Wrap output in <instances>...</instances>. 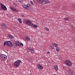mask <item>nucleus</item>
Masks as SVG:
<instances>
[{
	"mask_svg": "<svg viewBox=\"0 0 75 75\" xmlns=\"http://www.w3.org/2000/svg\"><path fill=\"white\" fill-rule=\"evenodd\" d=\"M38 2L39 4H42L44 3L45 4L50 3V1L48 0H38Z\"/></svg>",
	"mask_w": 75,
	"mask_h": 75,
	"instance_id": "nucleus-1",
	"label": "nucleus"
},
{
	"mask_svg": "<svg viewBox=\"0 0 75 75\" xmlns=\"http://www.w3.org/2000/svg\"><path fill=\"white\" fill-rule=\"evenodd\" d=\"M17 61L13 63L15 67L17 68L19 66H20V64L22 62L21 60H17Z\"/></svg>",
	"mask_w": 75,
	"mask_h": 75,
	"instance_id": "nucleus-2",
	"label": "nucleus"
},
{
	"mask_svg": "<svg viewBox=\"0 0 75 75\" xmlns=\"http://www.w3.org/2000/svg\"><path fill=\"white\" fill-rule=\"evenodd\" d=\"M64 63L66 65H68V66H69V67H71V66L72 65V63L69 60H66L64 62Z\"/></svg>",
	"mask_w": 75,
	"mask_h": 75,
	"instance_id": "nucleus-3",
	"label": "nucleus"
},
{
	"mask_svg": "<svg viewBox=\"0 0 75 75\" xmlns=\"http://www.w3.org/2000/svg\"><path fill=\"white\" fill-rule=\"evenodd\" d=\"M0 57L2 59H3V60H6L7 58V56L3 54H2L0 55Z\"/></svg>",
	"mask_w": 75,
	"mask_h": 75,
	"instance_id": "nucleus-4",
	"label": "nucleus"
},
{
	"mask_svg": "<svg viewBox=\"0 0 75 75\" xmlns=\"http://www.w3.org/2000/svg\"><path fill=\"white\" fill-rule=\"evenodd\" d=\"M0 26L1 27L4 29L7 28V25L6 24L2 23L0 24Z\"/></svg>",
	"mask_w": 75,
	"mask_h": 75,
	"instance_id": "nucleus-5",
	"label": "nucleus"
},
{
	"mask_svg": "<svg viewBox=\"0 0 75 75\" xmlns=\"http://www.w3.org/2000/svg\"><path fill=\"white\" fill-rule=\"evenodd\" d=\"M6 45L7 46H10L11 47L13 46V43L9 41H6Z\"/></svg>",
	"mask_w": 75,
	"mask_h": 75,
	"instance_id": "nucleus-6",
	"label": "nucleus"
},
{
	"mask_svg": "<svg viewBox=\"0 0 75 75\" xmlns=\"http://www.w3.org/2000/svg\"><path fill=\"white\" fill-rule=\"evenodd\" d=\"M1 7L2 9L5 10V11H6V10H7V8H6V7L3 4H1Z\"/></svg>",
	"mask_w": 75,
	"mask_h": 75,
	"instance_id": "nucleus-7",
	"label": "nucleus"
},
{
	"mask_svg": "<svg viewBox=\"0 0 75 75\" xmlns=\"http://www.w3.org/2000/svg\"><path fill=\"white\" fill-rule=\"evenodd\" d=\"M25 23L27 24H29V25H31V22L29 20H26L25 21Z\"/></svg>",
	"mask_w": 75,
	"mask_h": 75,
	"instance_id": "nucleus-8",
	"label": "nucleus"
},
{
	"mask_svg": "<svg viewBox=\"0 0 75 75\" xmlns=\"http://www.w3.org/2000/svg\"><path fill=\"white\" fill-rule=\"evenodd\" d=\"M69 72L70 74H71V75H74L75 74L74 73V72L71 69H70L69 71Z\"/></svg>",
	"mask_w": 75,
	"mask_h": 75,
	"instance_id": "nucleus-9",
	"label": "nucleus"
},
{
	"mask_svg": "<svg viewBox=\"0 0 75 75\" xmlns=\"http://www.w3.org/2000/svg\"><path fill=\"white\" fill-rule=\"evenodd\" d=\"M31 26L33 27H34V28H37V25H35V24L32 23L31 25Z\"/></svg>",
	"mask_w": 75,
	"mask_h": 75,
	"instance_id": "nucleus-10",
	"label": "nucleus"
},
{
	"mask_svg": "<svg viewBox=\"0 0 75 75\" xmlns=\"http://www.w3.org/2000/svg\"><path fill=\"white\" fill-rule=\"evenodd\" d=\"M23 7L24 8H25V9H28V7L27 6V5H23Z\"/></svg>",
	"mask_w": 75,
	"mask_h": 75,
	"instance_id": "nucleus-11",
	"label": "nucleus"
},
{
	"mask_svg": "<svg viewBox=\"0 0 75 75\" xmlns=\"http://www.w3.org/2000/svg\"><path fill=\"white\" fill-rule=\"evenodd\" d=\"M53 67L54 70H55L56 71H58V66H54Z\"/></svg>",
	"mask_w": 75,
	"mask_h": 75,
	"instance_id": "nucleus-12",
	"label": "nucleus"
},
{
	"mask_svg": "<svg viewBox=\"0 0 75 75\" xmlns=\"http://www.w3.org/2000/svg\"><path fill=\"white\" fill-rule=\"evenodd\" d=\"M38 68L40 69H42L43 68L42 66L39 64L38 65Z\"/></svg>",
	"mask_w": 75,
	"mask_h": 75,
	"instance_id": "nucleus-13",
	"label": "nucleus"
},
{
	"mask_svg": "<svg viewBox=\"0 0 75 75\" xmlns=\"http://www.w3.org/2000/svg\"><path fill=\"white\" fill-rule=\"evenodd\" d=\"M52 44L56 48H57V47H58V45H57V44H56L54 43H52Z\"/></svg>",
	"mask_w": 75,
	"mask_h": 75,
	"instance_id": "nucleus-14",
	"label": "nucleus"
},
{
	"mask_svg": "<svg viewBox=\"0 0 75 75\" xmlns=\"http://www.w3.org/2000/svg\"><path fill=\"white\" fill-rule=\"evenodd\" d=\"M8 37L9 38H11V39H13V38H14L13 36H12V35H8Z\"/></svg>",
	"mask_w": 75,
	"mask_h": 75,
	"instance_id": "nucleus-15",
	"label": "nucleus"
},
{
	"mask_svg": "<svg viewBox=\"0 0 75 75\" xmlns=\"http://www.w3.org/2000/svg\"><path fill=\"white\" fill-rule=\"evenodd\" d=\"M25 40L27 41H30V38H28V37L27 36H26L25 37Z\"/></svg>",
	"mask_w": 75,
	"mask_h": 75,
	"instance_id": "nucleus-16",
	"label": "nucleus"
},
{
	"mask_svg": "<svg viewBox=\"0 0 75 75\" xmlns=\"http://www.w3.org/2000/svg\"><path fill=\"white\" fill-rule=\"evenodd\" d=\"M11 9L12 10H13L14 11H17V10H16V8H12V7H11Z\"/></svg>",
	"mask_w": 75,
	"mask_h": 75,
	"instance_id": "nucleus-17",
	"label": "nucleus"
},
{
	"mask_svg": "<svg viewBox=\"0 0 75 75\" xmlns=\"http://www.w3.org/2000/svg\"><path fill=\"white\" fill-rule=\"evenodd\" d=\"M16 44H17V45H18V46H19L20 45V42H19L18 41H17L16 42Z\"/></svg>",
	"mask_w": 75,
	"mask_h": 75,
	"instance_id": "nucleus-18",
	"label": "nucleus"
},
{
	"mask_svg": "<svg viewBox=\"0 0 75 75\" xmlns=\"http://www.w3.org/2000/svg\"><path fill=\"white\" fill-rule=\"evenodd\" d=\"M18 21L20 23H21V24L22 23V21H21V19L20 18H18Z\"/></svg>",
	"mask_w": 75,
	"mask_h": 75,
	"instance_id": "nucleus-19",
	"label": "nucleus"
},
{
	"mask_svg": "<svg viewBox=\"0 0 75 75\" xmlns=\"http://www.w3.org/2000/svg\"><path fill=\"white\" fill-rule=\"evenodd\" d=\"M13 45L14 47H16L17 45L15 43H13Z\"/></svg>",
	"mask_w": 75,
	"mask_h": 75,
	"instance_id": "nucleus-20",
	"label": "nucleus"
},
{
	"mask_svg": "<svg viewBox=\"0 0 75 75\" xmlns=\"http://www.w3.org/2000/svg\"><path fill=\"white\" fill-rule=\"evenodd\" d=\"M6 45H7V41L5 42L4 43V47L6 46Z\"/></svg>",
	"mask_w": 75,
	"mask_h": 75,
	"instance_id": "nucleus-21",
	"label": "nucleus"
},
{
	"mask_svg": "<svg viewBox=\"0 0 75 75\" xmlns=\"http://www.w3.org/2000/svg\"><path fill=\"white\" fill-rule=\"evenodd\" d=\"M45 29L46 30V31H49V29L47 27H45Z\"/></svg>",
	"mask_w": 75,
	"mask_h": 75,
	"instance_id": "nucleus-22",
	"label": "nucleus"
},
{
	"mask_svg": "<svg viewBox=\"0 0 75 75\" xmlns=\"http://www.w3.org/2000/svg\"><path fill=\"white\" fill-rule=\"evenodd\" d=\"M56 50L57 52H59V47H57V48H56Z\"/></svg>",
	"mask_w": 75,
	"mask_h": 75,
	"instance_id": "nucleus-23",
	"label": "nucleus"
},
{
	"mask_svg": "<svg viewBox=\"0 0 75 75\" xmlns=\"http://www.w3.org/2000/svg\"><path fill=\"white\" fill-rule=\"evenodd\" d=\"M20 45H19V47H21V45H22V46H23V43H20Z\"/></svg>",
	"mask_w": 75,
	"mask_h": 75,
	"instance_id": "nucleus-24",
	"label": "nucleus"
},
{
	"mask_svg": "<svg viewBox=\"0 0 75 75\" xmlns=\"http://www.w3.org/2000/svg\"><path fill=\"white\" fill-rule=\"evenodd\" d=\"M64 20H68V18H64Z\"/></svg>",
	"mask_w": 75,
	"mask_h": 75,
	"instance_id": "nucleus-25",
	"label": "nucleus"
},
{
	"mask_svg": "<svg viewBox=\"0 0 75 75\" xmlns=\"http://www.w3.org/2000/svg\"><path fill=\"white\" fill-rule=\"evenodd\" d=\"M27 7H28H28H29L30 6V4H28L27 5Z\"/></svg>",
	"mask_w": 75,
	"mask_h": 75,
	"instance_id": "nucleus-26",
	"label": "nucleus"
},
{
	"mask_svg": "<svg viewBox=\"0 0 75 75\" xmlns=\"http://www.w3.org/2000/svg\"><path fill=\"white\" fill-rule=\"evenodd\" d=\"M30 3L32 4V5H34V4L33 3V2H32V1H30Z\"/></svg>",
	"mask_w": 75,
	"mask_h": 75,
	"instance_id": "nucleus-27",
	"label": "nucleus"
},
{
	"mask_svg": "<svg viewBox=\"0 0 75 75\" xmlns=\"http://www.w3.org/2000/svg\"><path fill=\"white\" fill-rule=\"evenodd\" d=\"M33 51H34V50L33 49H31V52H33Z\"/></svg>",
	"mask_w": 75,
	"mask_h": 75,
	"instance_id": "nucleus-28",
	"label": "nucleus"
},
{
	"mask_svg": "<svg viewBox=\"0 0 75 75\" xmlns=\"http://www.w3.org/2000/svg\"><path fill=\"white\" fill-rule=\"evenodd\" d=\"M21 16V17H24V16H23V15H22Z\"/></svg>",
	"mask_w": 75,
	"mask_h": 75,
	"instance_id": "nucleus-29",
	"label": "nucleus"
},
{
	"mask_svg": "<svg viewBox=\"0 0 75 75\" xmlns=\"http://www.w3.org/2000/svg\"><path fill=\"white\" fill-rule=\"evenodd\" d=\"M47 54H50V52H47Z\"/></svg>",
	"mask_w": 75,
	"mask_h": 75,
	"instance_id": "nucleus-30",
	"label": "nucleus"
},
{
	"mask_svg": "<svg viewBox=\"0 0 75 75\" xmlns=\"http://www.w3.org/2000/svg\"><path fill=\"white\" fill-rule=\"evenodd\" d=\"M54 75H57V74H54Z\"/></svg>",
	"mask_w": 75,
	"mask_h": 75,
	"instance_id": "nucleus-31",
	"label": "nucleus"
},
{
	"mask_svg": "<svg viewBox=\"0 0 75 75\" xmlns=\"http://www.w3.org/2000/svg\"><path fill=\"white\" fill-rule=\"evenodd\" d=\"M50 47H52V46H50Z\"/></svg>",
	"mask_w": 75,
	"mask_h": 75,
	"instance_id": "nucleus-32",
	"label": "nucleus"
}]
</instances>
